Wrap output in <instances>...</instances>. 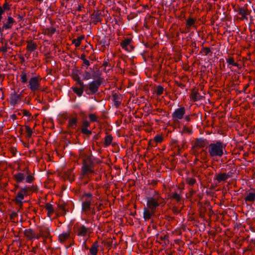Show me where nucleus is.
<instances>
[{
  "instance_id": "f257e3e1",
  "label": "nucleus",
  "mask_w": 255,
  "mask_h": 255,
  "mask_svg": "<svg viewBox=\"0 0 255 255\" xmlns=\"http://www.w3.org/2000/svg\"><path fill=\"white\" fill-rule=\"evenodd\" d=\"M226 144L220 141L210 143L208 147V151L211 157H221L225 150Z\"/></svg>"
},
{
  "instance_id": "f03ea898",
  "label": "nucleus",
  "mask_w": 255,
  "mask_h": 255,
  "mask_svg": "<svg viewBox=\"0 0 255 255\" xmlns=\"http://www.w3.org/2000/svg\"><path fill=\"white\" fill-rule=\"evenodd\" d=\"M13 178L17 184H15V189L19 187V184L24 183H30L34 180V177L31 174H27L26 172H18L13 175Z\"/></svg>"
},
{
  "instance_id": "7ed1b4c3",
  "label": "nucleus",
  "mask_w": 255,
  "mask_h": 255,
  "mask_svg": "<svg viewBox=\"0 0 255 255\" xmlns=\"http://www.w3.org/2000/svg\"><path fill=\"white\" fill-rule=\"evenodd\" d=\"M164 205V199L159 196H154L147 199V208L152 212H155L156 208L160 205Z\"/></svg>"
},
{
  "instance_id": "20e7f679",
  "label": "nucleus",
  "mask_w": 255,
  "mask_h": 255,
  "mask_svg": "<svg viewBox=\"0 0 255 255\" xmlns=\"http://www.w3.org/2000/svg\"><path fill=\"white\" fill-rule=\"evenodd\" d=\"M31 191V187L28 186H25L20 188L19 191H18L14 199L15 203L22 206L23 204V200L25 197L28 195L29 192Z\"/></svg>"
},
{
  "instance_id": "39448f33",
  "label": "nucleus",
  "mask_w": 255,
  "mask_h": 255,
  "mask_svg": "<svg viewBox=\"0 0 255 255\" xmlns=\"http://www.w3.org/2000/svg\"><path fill=\"white\" fill-rule=\"evenodd\" d=\"M41 79L37 76L31 77L28 82V88L33 92L41 90L40 85Z\"/></svg>"
},
{
  "instance_id": "423d86ee",
  "label": "nucleus",
  "mask_w": 255,
  "mask_h": 255,
  "mask_svg": "<svg viewBox=\"0 0 255 255\" xmlns=\"http://www.w3.org/2000/svg\"><path fill=\"white\" fill-rule=\"evenodd\" d=\"M186 110L184 107L176 109L172 114V120L175 123H178L184 118Z\"/></svg>"
},
{
  "instance_id": "0eeeda50",
  "label": "nucleus",
  "mask_w": 255,
  "mask_h": 255,
  "mask_svg": "<svg viewBox=\"0 0 255 255\" xmlns=\"http://www.w3.org/2000/svg\"><path fill=\"white\" fill-rule=\"evenodd\" d=\"M83 199L82 210L85 213H87L91 209L92 195L90 194H85L83 196Z\"/></svg>"
},
{
  "instance_id": "6e6552de",
  "label": "nucleus",
  "mask_w": 255,
  "mask_h": 255,
  "mask_svg": "<svg viewBox=\"0 0 255 255\" xmlns=\"http://www.w3.org/2000/svg\"><path fill=\"white\" fill-rule=\"evenodd\" d=\"M82 171L84 174H87L93 172V163L90 158H87L84 160Z\"/></svg>"
},
{
  "instance_id": "1a4fd4ad",
  "label": "nucleus",
  "mask_w": 255,
  "mask_h": 255,
  "mask_svg": "<svg viewBox=\"0 0 255 255\" xmlns=\"http://www.w3.org/2000/svg\"><path fill=\"white\" fill-rule=\"evenodd\" d=\"M232 174L233 172L232 171H230L228 173H219L215 175L214 179L217 180L218 183L225 182L228 178L232 177Z\"/></svg>"
},
{
  "instance_id": "9d476101",
  "label": "nucleus",
  "mask_w": 255,
  "mask_h": 255,
  "mask_svg": "<svg viewBox=\"0 0 255 255\" xmlns=\"http://www.w3.org/2000/svg\"><path fill=\"white\" fill-rule=\"evenodd\" d=\"M74 79L75 81H76L77 83L80 86V88L74 87L72 88L73 91L79 97H80L83 93V91L85 88V85L79 77H74Z\"/></svg>"
},
{
  "instance_id": "9b49d317",
  "label": "nucleus",
  "mask_w": 255,
  "mask_h": 255,
  "mask_svg": "<svg viewBox=\"0 0 255 255\" xmlns=\"http://www.w3.org/2000/svg\"><path fill=\"white\" fill-rule=\"evenodd\" d=\"M101 85V82L99 80L92 81L89 83V88L91 94H95L98 90Z\"/></svg>"
},
{
  "instance_id": "f8f14e48",
  "label": "nucleus",
  "mask_w": 255,
  "mask_h": 255,
  "mask_svg": "<svg viewBox=\"0 0 255 255\" xmlns=\"http://www.w3.org/2000/svg\"><path fill=\"white\" fill-rule=\"evenodd\" d=\"M91 233V231L89 228L82 226L78 229V235L82 237H89Z\"/></svg>"
},
{
  "instance_id": "ddd939ff",
  "label": "nucleus",
  "mask_w": 255,
  "mask_h": 255,
  "mask_svg": "<svg viewBox=\"0 0 255 255\" xmlns=\"http://www.w3.org/2000/svg\"><path fill=\"white\" fill-rule=\"evenodd\" d=\"M207 142L206 139L203 138L197 139L193 146L194 148H200L204 147L207 145Z\"/></svg>"
},
{
  "instance_id": "4468645a",
  "label": "nucleus",
  "mask_w": 255,
  "mask_h": 255,
  "mask_svg": "<svg viewBox=\"0 0 255 255\" xmlns=\"http://www.w3.org/2000/svg\"><path fill=\"white\" fill-rule=\"evenodd\" d=\"M70 232L68 231L60 234L58 236V241L61 243H64L70 238Z\"/></svg>"
},
{
  "instance_id": "2eb2a0df",
  "label": "nucleus",
  "mask_w": 255,
  "mask_h": 255,
  "mask_svg": "<svg viewBox=\"0 0 255 255\" xmlns=\"http://www.w3.org/2000/svg\"><path fill=\"white\" fill-rule=\"evenodd\" d=\"M24 235L29 240L32 239H39V237L37 236V234H36L34 231L30 229H26L24 231Z\"/></svg>"
},
{
  "instance_id": "dca6fc26",
  "label": "nucleus",
  "mask_w": 255,
  "mask_h": 255,
  "mask_svg": "<svg viewBox=\"0 0 255 255\" xmlns=\"http://www.w3.org/2000/svg\"><path fill=\"white\" fill-rule=\"evenodd\" d=\"M14 22V19L11 16H8L6 22L3 24L2 29H8L11 28Z\"/></svg>"
},
{
  "instance_id": "f3484780",
  "label": "nucleus",
  "mask_w": 255,
  "mask_h": 255,
  "mask_svg": "<svg viewBox=\"0 0 255 255\" xmlns=\"http://www.w3.org/2000/svg\"><path fill=\"white\" fill-rule=\"evenodd\" d=\"M20 96L19 94H16L15 92L11 94L10 101L12 105L14 106L15 104H17L20 101Z\"/></svg>"
},
{
  "instance_id": "a211bd4d",
  "label": "nucleus",
  "mask_w": 255,
  "mask_h": 255,
  "mask_svg": "<svg viewBox=\"0 0 255 255\" xmlns=\"http://www.w3.org/2000/svg\"><path fill=\"white\" fill-rule=\"evenodd\" d=\"M131 42V39H126L123 40L121 43V45L122 48L125 49L127 51H130L131 49V47L130 45V43Z\"/></svg>"
},
{
  "instance_id": "6ab92c4d",
  "label": "nucleus",
  "mask_w": 255,
  "mask_h": 255,
  "mask_svg": "<svg viewBox=\"0 0 255 255\" xmlns=\"http://www.w3.org/2000/svg\"><path fill=\"white\" fill-rule=\"evenodd\" d=\"M50 235V230L47 228H40L39 230V233L37 234V236L39 238L40 237L47 238Z\"/></svg>"
},
{
  "instance_id": "aec40b11",
  "label": "nucleus",
  "mask_w": 255,
  "mask_h": 255,
  "mask_svg": "<svg viewBox=\"0 0 255 255\" xmlns=\"http://www.w3.org/2000/svg\"><path fill=\"white\" fill-rule=\"evenodd\" d=\"M155 212H152L148 208H144L143 209V218L145 221L148 220L151 218L152 215L154 214Z\"/></svg>"
},
{
  "instance_id": "412c9836",
  "label": "nucleus",
  "mask_w": 255,
  "mask_h": 255,
  "mask_svg": "<svg viewBox=\"0 0 255 255\" xmlns=\"http://www.w3.org/2000/svg\"><path fill=\"white\" fill-rule=\"evenodd\" d=\"M99 243L98 242H95L91 248L90 249V253L91 255H97L99 251Z\"/></svg>"
},
{
  "instance_id": "4be33fe9",
  "label": "nucleus",
  "mask_w": 255,
  "mask_h": 255,
  "mask_svg": "<svg viewBox=\"0 0 255 255\" xmlns=\"http://www.w3.org/2000/svg\"><path fill=\"white\" fill-rule=\"evenodd\" d=\"M90 126V123L87 121H85L83 123V125L82 127V132L86 134H90L91 133L90 130L88 129V128Z\"/></svg>"
},
{
  "instance_id": "5701e85b",
  "label": "nucleus",
  "mask_w": 255,
  "mask_h": 255,
  "mask_svg": "<svg viewBox=\"0 0 255 255\" xmlns=\"http://www.w3.org/2000/svg\"><path fill=\"white\" fill-rule=\"evenodd\" d=\"M246 202H253L255 200V192H250L245 198Z\"/></svg>"
},
{
  "instance_id": "b1692460",
  "label": "nucleus",
  "mask_w": 255,
  "mask_h": 255,
  "mask_svg": "<svg viewBox=\"0 0 255 255\" xmlns=\"http://www.w3.org/2000/svg\"><path fill=\"white\" fill-rule=\"evenodd\" d=\"M190 98L194 101H197L201 99V96L196 91H193L191 94Z\"/></svg>"
},
{
  "instance_id": "393cba45",
  "label": "nucleus",
  "mask_w": 255,
  "mask_h": 255,
  "mask_svg": "<svg viewBox=\"0 0 255 255\" xmlns=\"http://www.w3.org/2000/svg\"><path fill=\"white\" fill-rule=\"evenodd\" d=\"M56 31V28L53 27H47L44 30L45 34L49 36L52 35Z\"/></svg>"
},
{
  "instance_id": "a878e982",
  "label": "nucleus",
  "mask_w": 255,
  "mask_h": 255,
  "mask_svg": "<svg viewBox=\"0 0 255 255\" xmlns=\"http://www.w3.org/2000/svg\"><path fill=\"white\" fill-rule=\"evenodd\" d=\"M84 38V36H79L76 39H74L72 40V43L75 45V46L77 47H79L81 43L82 40Z\"/></svg>"
},
{
  "instance_id": "bb28decb",
  "label": "nucleus",
  "mask_w": 255,
  "mask_h": 255,
  "mask_svg": "<svg viewBox=\"0 0 255 255\" xmlns=\"http://www.w3.org/2000/svg\"><path fill=\"white\" fill-rule=\"evenodd\" d=\"M28 74L25 72H22L20 75V80L21 83L24 84L27 82Z\"/></svg>"
},
{
  "instance_id": "cd10ccee",
  "label": "nucleus",
  "mask_w": 255,
  "mask_h": 255,
  "mask_svg": "<svg viewBox=\"0 0 255 255\" xmlns=\"http://www.w3.org/2000/svg\"><path fill=\"white\" fill-rule=\"evenodd\" d=\"M77 120L76 118H72L69 121V126L72 128L76 127Z\"/></svg>"
},
{
  "instance_id": "c85d7f7f",
  "label": "nucleus",
  "mask_w": 255,
  "mask_h": 255,
  "mask_svg": "<svg viewBox=\"0 0 255 255\" xmlns=\"http://www.w3.org/2000/svg\"><path fill=\"white\" fill-rule=\"evenodd\" d=\"M227 62L229 64L231 65L234 66L238 67V64L235 62L234 59L232 57H230L226 59Z\"/></svg>"
},
{
  "instance_id": "c756f323",
  "label": "nucleus",
  "mask_w": 255,
  "mask_h": 255,
  "mask_svg": "<svg viewBox=\"0 0 255 255\" xmlns=\"http://www.w3.org/2000/svg\"><path fill=\"white\" fill-rule=\"evenodd\" d=\"M195 22V20L192 18H188L186 21V26L188 28L193 26Z\"/></svg>"
},
{
  "instance_id": "7c9ffc66",
  "label": "nucleus",
  "mask_w": 255,
  "mask_h": 255,
  "mask_svg": "<svg viewBox=\"0 0 255 255\" xmlns=\"http://www.w3.org/2000/svg\"><path fill=\"white\" fill-rule=\"evenodd\" d=\"M26 48L28 51H34L36 48V45L33 43H28L27 44Z\"/></svg>"
},
{
  "instance_id": "2f4dec72",
  "label": "nucleus",
  "mask_w": 255,
  "mask_h": 255,
  "mask_svg": "<svg viewBox=\"0 0 255 255\" xmlns=\"http://www.w3.org/2000/svg\"><path fill=\"white\" fill-rule=\"evenodd\" d=\"M45 208L47 211V214L50 215L53 212V209L52 205L50 204H47L45 206Z\"/></svg>"
},
{
  "instance_id": "473e14b6",
  "label": "nucleus",
  "mask_w": 255,
  "mask_h": 255,
  "mask_svg": "<svg viewBox=\"0 0 255 255\" xmlns=\"http://www.w3.org/2000/svg\"><path fill=\"white\" fill-rule=\"evenodd\" d=\"M113 138L111 135H107L105 138V144L106 145H109L112 143Z\"/></svg>"
},
{
  "instance_id": "72a5a7b5",
  "label": "nucleus",
  "mask_w": 255,
  "mask_h": 255,
  "mask_svg": "<svg viewBox=\"0 0 255 255\" xmlns=\"http://www.w3.org/2000/svg\"><path fill=\"white\" fill-rule=\"evenodd\" d=\"M164 89L161 86H158L156 89V94L157 96L161 95L163 92Z\"/></svg>"
},
{
  "instance_id": "f704fd0d",
  "label": "nucleus",
  "mask_w": 255,
  "mask_h": 255,
  "mask_svg": "<svg viewBox=\"0 0 255 255\" xmlns=\"http://www.w3.org/2000/svg\"><path fill=\"white\" fill-rule=\"evenodd\" d=\"M239 14L241 15L243 18H245L247 15V12L244 8H241L239 10Z\"/></svg>"
},
{
  "instance_id": "c9c22d12",
  "label": "nucleus",
  "mask_w": 255,
  "mask_h": 255,
  "mask_svg": "<svg viewBox=\"0 0 255 255\" xmlns=\"http://www.w3.org/2000/svg\"><path fill=\"white\" fill-rule=\"evenodd\" d=\"M91 78V74L90 72L85 71L83 75V79L84 80H89Z\"/></svg>"
},
{
  "instance_id": "e433bc0d",
  "label": "nucleus",
  "mask_w": 255,
  "mask_h": 255,
  "mask_svg": "<svg viewBox=\"0 0 255 255\" xmlns=\"http://www.w3.org/2000/svg\"><path fill=\"white\" fill-rule=\"evenodd\" d=\"M163 140V137L160 135H156L154 137V141L157 143H160Z\"/></svg>"
},
{
  "instance_id": "4c0bfd02",
  "label": "nucleus",
  "mask_w": 255,
  "mask_h": 255,
  "mask_svg": "<svg viewBox=\"0 0 255 255\" xmlns=\"http://www.w3.org/2000/svg\"><path fill=\"white\" fill-rule=\"evenodd\" d=\"M172 198L176 200L177 201H179L181 199L180 195L177 193H174L173 194Z\"/></svg>"
},
{
  "instance_id": "58836bf2",
  "label": "nucleus",
  "mask_w": 255,
  "mask_h": 255,
  "mask_svg": "<svg viewBox=\"0 0 255 255\" xmlns=\"http://www.w3.org/2000/svg\"><path fill=\"white\" fill-rule=\"evenodd\" d=\"M187 181L188 183L190 185H194L195 184V183L196 182L195 179L194 178H189L187 179Z\"/></svg>"
},
{
  "instance_id": "ea45409f",
  "label": "nucleus",
  "mask_w": 255,
  "mask_h": 255,
  "mask_svg": "<svg viewBox=\"0 0 255 255\" xmlns=\"http://www.w3.org/2000/svg\"><path fill=\"white\" fill-rule=\"evenodd\" d=\"M2 8H3V9L6 11V10H8L10 9V6L9 5V4L5 2L4 3H3V4L2 5V6H1Z\"/></svg>"
},
{
  "instance_id": "a19ab883",
  "label": "nucleus",
  "mask_w": 255,
  "mask_h": 255,
  "mask_svg": "<svg viewBox=\"0 0 255 255\" xmlns=\"http://www.w3.org/2000/svg\"><path fill=\"white\" fill-rule=\"evenodd\" d=\"M26 131L29 136H31L33 133L32 130L29 127H26Z\"/></svg>"
},
{
  "instance_id": "79ce46f5",
  "label": "nucleus",
  "mask_w": 255,
  "mask_h": 255,
  "mask_svg": "<svg viewBox=\"0 0 255 255\" xmlns=\"http://www.w3.org/2000/svg\"><path fill=\"white\" fill-rule=\"evenodd\" d=\"M89 119L92 122H95L97 120V117L95 114H90L89 115Z\"/></svg>"
},
{
  "instance_id": "37998d69",
  "label": "nucleus",
  "mask_w": 255,
  "mask_h": 255,
  "mask_svg": "<svg viewBox=\"0 0 255 255\" xmlns=\"http://www.w3.org/2000/svg\"><path fill=\"white\" fill-rule=\"evenodd\" d=\"M21 112H22L23 116H26V117H30L31 116V114L30 113V112L28 111L23 110L21 111Z\"/></svg>"
},
{
  "instance_id": "c03bdc74",
  "label": "nucleus",
  "mask_w": 255,
  "mask_h": 255,
  "mask_svg": "<svg viewBox=\"0 0 255 255\" xmlns=\"http://www.w3.org/2000/svg\"><path fill=\"white\" fill-rule=\"evenodd\" d=\"M203 51H204V52L205 55H207L209 52H211V50L209 48H205L203 49Z\"/></svg>"
},
{
  "instance_id": "a18cd8bd",
  "label": "nucleus",
  "mask_w": 255,
  "mask_h": 255,
  "mask_svg": "<svg viewBox=\"0 0 255 255\" xmlns=\"http://www.w3.org/2000/svg\"><path fill=\"white\" fill-rule=\"evenodd\" d=\"M83 62H84V63L87 66H89L90 65V62L87 60V59H84L83 60Z\"/></svg>"
},
{
  "instance_id": "49530a36",
  "label": "nucleus",
  "mask_w": 255,
  "mask_h": 255,
  "mask_svg": "<svg viewBox=\"0 0 255 255\" xmlns=\"http://www.w3.org/2000/svg\"><path fill=\"white\" fill-rule=\"evenodd\" d=\"M5 10L0 6V15H2L4 13Z\"/></svg>"
},
{
  "instance_id": "de8ad7c7",
  "label": "nucleus",
  "mask_w": 255,
  "mask_h": 255,
  "mask_svg": "<svg viewBox=\"0 0 255 255\" xmlns=\"http://www.w3.org/2000/svg\"><path fill=\"white\" fill-rule=\"evenodd\" d=\"M185 120L188 122V121H190V117L188 116H185Z\"/></svg>"
},
{
  "instance_id": "09e8293b",
  "label": "nucleus",
  "mask_w": 255,
  "mask_h": 255,
  "mask_svg": "<svg viewBox=\"0 0 255 255\" xmlns=\"http://www.w3.org/2000/svg\"><path fill=\"white\" fill-rule=\"evenodd\" d=\"M3 30V29H2V28H1L0 27V32H1Z\"/></svg>"
},
{
  "instance_id": "8fccbe9b",
  "label": "nucleus",
  "mask_w": 255,
  "mask_h": 255,
  "mask_svg": "<svg viewBox=\"0 0 255 255\" xmlns=\"http://www.w3.org/2000/svg\"><path fill=\"white\" fill-rule=\"evenodd\" d=\"M2 18V15H0V20H1Z\"/></svg>"
}]
</instances>
